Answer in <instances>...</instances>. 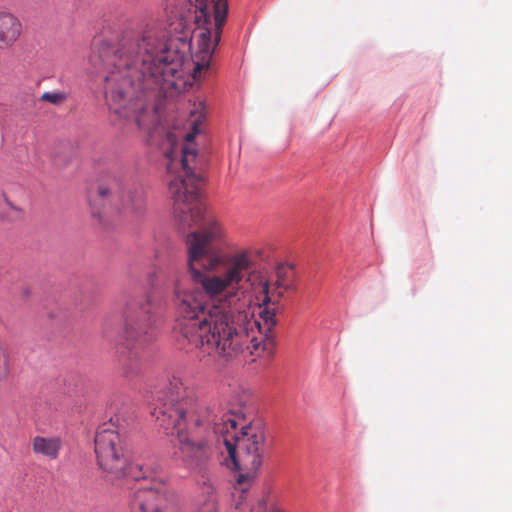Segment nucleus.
<instances>
[{
    "mask_svg": "<svg viewBox=\"0 0 512 512\" xmlns=\"http://www.w3.org/2000/svg\"><path fill=\"white\" fill-rule=\"evenodd\" d=\"M272 512H284V511H282L281 509H278V508H274Z\"/></svg>",
    "mask_w": 512,
    "mask_h": 512,
    "instance_id": "obj_19",
    "label": "nucleus"
},
{
    "mask_svg": "<svg viewBox=\"0 0 512 512\" xmlns=\"http://www.w3.org/2000/svg\"><path fill=\"white\" fill-rule=\"evenodd\" d=\"M245 260L235 257L226 271L213 273L189 269L192 281L200 287L175 286L173 305L179 341L198 350L207 364L225 363L243 352L252 321L243 280Z\"/></svg>",
    "mask_w": 512,
    "mask_h": 512,
    "instance_id": "obj_3",
    "label": "nucleus"
},
{
    "mask_svg": "<svg viewBox=\"0 0 512 512\" xmlns=\"http://www.w3.org/2000/svg\"><path fill=\"white\" fill-rule=\"evenodd\" d=\"M21 33V21L12 13L0 12V50L12 47Z\"/></svg>",
    "mask_w": 512,
    "mask_h": 512,
    "instance_id": "obj_10",
    "label": "nucleus"
},
{
    "mask_svg": "<svg viewBox=\"0 0 512 512\" xmlns=\"http://www.w3.org/2000/svg\"><path fill=\"white\" fill-rule=\"evenodd\" d=\"M134 423L127 410L116 413L103 423L95 436V453L99 466L114 478L135 481L151 477L152 472L139 464H130L126 433Z\"/></svg>",
    "mask_w": 512,
    "mask_h": 512,
    "instance_id": "obj_5",
    "label": "nucleus"
},
{
    "mask_svg": "<svg viewBox=\"0 0 512 512\" xmlns=\"http://www.w3.org/2000/svg\"><path fill=\"white\" fill-rule=\"evenodd\" d=\"M292 270L286 267H279L276 271V279L274 285H277L284 290H292L294 288L292 279Z\"/></svg>",
    "mask_w": 512,
    "mask_h": 512,
    "instance_id": "obj_15",
    "label": "nucleus"
},
{
    "mask_svg": "<svg viewBox=\"0 0 512 512\" xmlns=\"http://www.w3.org/2000/svg\"><path fill=\"white\" fill-rule=\"evenodd\" d=\"M24 216V210L12 202L5 192H0V221L17 222Z\"/></svg>",
    "mask_w": 512,
    "mask_h": 512,
    "instance_id": "obj_12",
    "label": "nucleus"
},
{
    "mask_svg": "<svg viewBox=\"0 0 512 512\" xmlns=\"http://www.w3.org/2000/svg\"><path fill=\"white\" fill-rule=\"evenodd\" d=\"M122 374L124 377L131 379L138 376L142 372L143 362L138 351L130 350L121 361Z\"/></svg>",
    "mask_w": 512,
    "mask_h": 512,
    "instance_id": "obj_13",
    "label": "nucleus"
},
{
    "mask_svg": "<svg viewBox=\"0 0 512 512\" xmlns=\"http://www.w3.org/2000/svg\"><path fill=\"white\" fill-rule=\"evenodd\" d=\"M114 324V319L113 318H107L105 319L104 321V329L107 333H109V330L112 329V326Z\"/></svg>",
    "mask_w": 512,
    "mask_h": 512,
    "instance_id": "obj_18",
    "label": "nucleus"
},
{
    "mask_svg": "<svg viewBox=\"0 0 512 512\" xmlns=\"http://www.w3.org/2000/svg\"><path fill=\"white\" fill-rule=\"evenodd\" d=\"M7 375V367L5 360V352L2 344L0 343V382L5 379Z\"/></svg>",
    "mask_w": 512,
    "mask_h": 512,
    "instance_id": "obj_17",
    "label": "nucleus"
},
{
    "mask_svg": "<svg viewBox=\"0 0 512 512\" xmlns=\"http://www.w3.org/2000/svg\"><path fill=\"white\" fill-rule=\"evenodd\" d=\"M204 486L206 489V493L208 494V497L196 509L195 512H217L218 506H217L216 496L214 493V488L212 487V485L207 484L206 482H204Z\"/></svg>",
    "mask_w": 512,
    "mask_h": 512,
    "instance_id": "obj_14",
    "label": "nucleus"
},
{
    "mask_svg": "<svg viewBox=\"0 0 512 512\" xmlns=\"http://www.w3.org/2000/svg\"><path fill=\"white\" fill-rule=\"evenodd\" d=\"M204 102L194 104L190 111V125L192 132L185 136L186 144L181 148V172L173 174L175 165L172 158L173 150L167 152L170 159L167 166L169 173L168 191L173 201V213L176 221L182 228L197 226L198 230L186 236L188 252V268L201 269L213 273L226 271L232 260L241 256L246 263L243 280H249V274L253 267L250 252L241 250L232 254H226L221 244L227 237V230L224 224L214 215L206 212V206L201 200L200 184L202 177L193 171L192 164L195 162L197 153L191 147L194 137L200 133V126L206 115Z\"/></svg>",
    "mask_w": 512,
    "mask_h": 512,
    "instance_id": "obj_4",
    "label": "nucleus"
},
{
    "mask_svg": "<svg viewBox=\"0 0 512 512\" xmlns=\"http://www.w3.org/2000/svg\"><path fill=\"white\" fill-rule=\"evenodd\" d=\"M249 282L250 279L246 282V296L250 300L248 311L255 327L248 331L244 349L251 354L258 351L271 354L275 346L273 328L277 323L278 305L286 290L274 282L261 281L258 286Z\"/></svg>",
    "mask_w": 512,
    "mask_h": 512,
    "instance_id": "obj_6",
    "label": "nucleus"
},
{
    "mask_svg": "<svg viewBox=\"0 0 512 512\" xmlns=\"http://www.w3.org/2000/svg\"><path fill=\"white\" fill-rule=\"evenodd\" d=\"M32 449L35 454L55 460L62 449V440L59 437L36 436L32 440Z\"/></svg>",
    "mask_w": 512,
    "mask_h": 512,
    "instance_id": "obj_11",
    "label": "nucleus"
},
{
    "mask_svg": "<svg viewBox=\"0 0 512 512\" xmlns=\"http://www.w3.org/2000/svg\"><path fill=\"white\" fill-rule=\"evenodd\" d=\"M155 304L148 292H129L122 307V336L127 345L141 348L154 337Z\"/></svg>",
    "mask_w": 512,
    "mask_h": 512,
    "instance_id": "obj_7",
    "label": "nucleus"
},
{
    "mask_svg": "<svg viewBox=\"0 0 512 512\" xmlns=\"http://www.w3.org/2000/svg\"><path fill=\"white\" fill-rule=\"evenodd\" d=\"M228 11L227 0H187L169 22V34L148 28L124 34L116 43L103 41L91 63L104 79L109 109L119 118L149 129L148 92L179 89L187 53L191 52L193 79L210 66Z\"/></svg>",
    "mask_w": 512,
    "mask_h": 512,
    "instance_id": "obj_1",
    "label": "nucleus"
},
{
    "mask_svg": "<svg viewBox=\"0 0 512 512\" xmlns=\"http://www.w3.org/2000/svg\"><path fill=\"white\" fill-rule=\"evenodd\" d=\"M97 194L126 216L138 217L146 210L143 188L121 172L108 173L99 184Z\"/></svg>",
    "mask_w": 512,
    "mask_h": 512,
    "instance_id": "obj_8",
    "label": "nucleus"
},
{
    "mask_svg": "<svg viewBox=\"0 0 512 512\" xmlns=\"http://www.w3.org/2000/svg\"><path fill=\"white\" fill-rule=\"evenodd\" d=\"M131 512H176V499L160 482L154 486H140L130 502Z\"/></svg>",
    "mask_w": 512,
    "mask_h": 512,
    "instance_id": "obj_9",
    "label": "nucleus"
},
{
    "mask_svg": "<svg viewBox=\"0 0 512 512\" xmlns=\"http://www.w3.org/2000/svg\"><path fill=\"white\" fill-rule=\"evenodd\" d=\"M67 98L68 94L65 91H47L41 95L40 101L60 106L67 100Z\"/></svg>",
    "mask_w": 512,
    "mask_h": 512,
    "instance_id": "obj_16",
    "label": "nucleus"
},
{
    "mask_svg": "<svg viewBox=\"0 0 512 512\" xmlns=\"http://www.w3.org/2000/svg\"><path fill=\"white\" fill-rule=\"evenodd\" d=\"M152 415L167 435L176 436L174 457L184 468L204 476L225 450L238 471L236 490L249 489L266 451L260 421L238 429L233 415L199 402L194 388L178 376L157 391Z\"/></svg>",
    "mask_w": 512,
    "mask_h": 512,
    "instance_id": "obj_2",
    "label": "nucleus"
}]
</instances>
